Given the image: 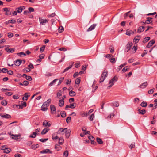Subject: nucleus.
I'll list each match as a JSON object with an SVG mask.
<instances>
[{
    "mask_svg": "<svg viewBox=\"0 0 157 157\" xmlns=\"http://www.w3.org/2000/svg\"><path fill=\"white\" fill-rule=\"evenodd\" d=\"M108 76V71L106 70H104L102 74H101V76L100 77V80L99 81L100 83L102 82L104 80L105 78Z\"/></svg>",
    "mask_w": 157,
    "mask_h": 157,
    "instance_id": "obj_1",
    "label": "nucleus"
},
{
    "mask_svg": "<svg viewBox=\"0 0 157 157\" xmlns=\"http://www.w3.org/2000/svg\"><path fill=\"white\" fill-rule=\"evenodd\" d=\"M117 78L116 76H115L113 78L110 80L109 82V84L110 85L108 86L107 88L108 89H109L113 86L114 85V83L117 80Z\"/></svg>",
    "mask_w": 157,
    "mask_h": 157,
    "instance_id": "obj_2",
    "label": "nucleus"
},
{
    "mask_svg": "<svg viewBox=\"0 0 157 157\" xmlns=\"http://www.w3.org/2000/svg\"><path fill=\"white\" fill-rule=\"evenodd\" d=\"M89 140L91 141V144L94 145L97 144L96 142L94 141L95 138L92 136H90L88 137Z\"/></svg>",
    "mask_w": 157,
    "mask_h": 157,
    "instance_id": "obj_3",
    "label": "nucleus"
},
{
    "mask_svg": "<svg viewBox=\"0 0 157 157\" xmlns=\"http://www.w3.org/2000/svg\"><path fill=\"white\" fill-rule=\"evenodd\" d=\"M60 57V54L59 52L54 53L53 55V58L55 60H58Z\"/></svg>",
    "mask_w": 157,
    "mask_h": 157,
    "instance_id": "obj_4",
    "label": "nucleus"
},
{
    "mask_svg": "<svg viewBox=\"0 0 157 157\" xmlns=\"http://www.w3.org/2000/svg\"><path fill=\"white\" fill-rule=\"evenodd\" d=\"M132 45L133 44L132 42H129L127 44L126 46L125 51L126 52H128L131 49Z\"/></svg>",
    "mask_w": 157,
    "mask_h": 157,
    "instance_id": "obj_5",
    "label": "nucleus"
},
{
    "mask_svg": "<svg viewBox=\"0 0 157 157\" xmlns=\"http://www.w3.org/2000/svg\"><path fill=\"white\" fill-rule=\"evenodd\" d=\"M52 152L50 151V150L48 149H44L43 150H42L40 151V154H45L49 153L50 154L52 153Z\"/></svg>",
    "mask_w": 157,
    "mask_h": 157,
    "instance_id": "obj_6",
    "label": "nucleus"
},
{
    "mask_svg": "<svg viewBox=\"0 0 157 157\" xmlns=\"http://www.w3.org/2000/svg\"><path fill=\"white\" fill-rule=\"evenodd\" d=\"M39 20L40 24L41 25H44L45 23L48 22V19H43L40 18H39Z\"/></svg>",
    "mask_w": 157,
    "mask_h": 157,
    "instance_id": "obj_7",
    "label": "nucleus"
},
{
    "mask_svg": "<svg viewBox=\"0 0 157 157\" xmlns=\"http://www.w3.org/2000/svg\"><path fill=\"white\" fill-rule=\"evenodd\" d=\"M155 43V40H152L150 41L146 46V47L147 48H149Z\"/></svg>",
    "mask_w": 157,
    "mask_h": 157,
    "instance_id": "obj_8",
    "label": "nucleus"
},
{
    "mask_svg": "<svg viewBox=\"0 0 157 157\" xmlns=\"http://www.w3.org/2000/svg\"><path fill=\"white\" fill-rule=\"evenodd\" d=\"M51 99H48L43 104V106H45V107H48L49 106V104L51 103Z\"/></svg>",
    "mask_w": 157,
    "mask_h": 157,
    "instance_id": "obj_9",
    "label": "nucleus"
},
{
    "mask_svg": "<svg viewBox=\"0 0 157 157\" xmlns=\"http://www.w3.org/2000/svg\"><path fill=\"white\" fill-rule=\"evenodd\" d=\"M71 132V130L70 129H67V130L65 131L64 133H65V135L67 138H69Z\"/></svg>",
    "mask_w": 157,
    "mask_h": 157,
    "instance_id": "obj_10",
    "label": "nucleus"
},
{
    "mask_svg": "<svg viewBox=\"0 0 157 157\" xmlns=\"http://www.w3.org/2000/svg\"><path fill=\"white\" fill-rule=\"evenodd\" d=\"M43 126L47 127L48 126V127L51 126V124L49 123V122L47 120H45L44 121L43 123Z\"/></svg>",
    "mask_w": 157,
    "mask_h": 157,
    "instance_id": "obj_11",
    "label": "nucleus"
},
{
    "mask_svg": "<svg viewBox=\"0 0 157 157\" xmlns=\"http://www.w3.org/2000/svg\"><path fill=\"white\" fill-rule=\"evenodd\" d=\"M147 20L145 21V22H144V24H148L152 22V18L148 17H147Z\"/></svg>",
    "mask_w": 157,
    "mask_h": 157,
    "instance_id": "obj_12",
    "label": "nucleus"
},
{
    "mask_svg": "<svg viewBox=\"0 0 157 157\" xmlns=\"http://www.w3.org/2000/svg\"><path fill=\"white\" fill-rule=\"evenodd\" d=\"M97 25L96 24H94L91 26L87 30V32L91 31L94 29Z\"/></svg>",
    "mask_w": 157,
    "mask_h": 157,
    "instance_id": "obj_13",
    "label": "nucleus"
},
{
    "mask_svg": "<svg viewBox=\"0 0 157 157\" xmlns=\"http://www.w3.org/2000/svg\"><path fill=\"white\" fill-rule=\"evenodd\" d=\"M5 50L8 53H13L14 52L15 49L14 48H6L5 49Z\"/></svg>",
    "mask_w": 157,
    "mask_h": 157,
    "instance_id": "obj_14",
    "label": "nucleus"
},
{
    "mask_svg": "<svg viewBox=\"0 0 157 157\" xmlns=\"http://www.w3.org/2000/svg\"><path fill=\"white\" fill-rule=\"evenodd\" d=\"M11 136H13L11 137V138L13 139L14 140H17L19 139V137H20L21 136L20 134L18 135H14V134H11Z\"/></svg>",
    "mask_w": 157,
    "mask_h": 157,
    "instance_id": "obj_15",
    "label": "nucleus"
},
{
    "mask_svg": "<svg viewBox=\"0 0 157 157\" xmlns=\"http://www.w3.org/2000/svg\"><path fill=\"white\" fill-rule=\"evenodd\" d=\"M67 128H60L58 131L57 133H63L64 132V133L65 131L66 130H67Z\"/></svg>",
    "mask_w": 157,
    "mask_h": 157,
    "instance_id": "obj_16",
    "label": "nucleus"
},
{
    "mask_svg": "<svg viewBox=\"0 0 157 157\" xmlns=\"http://www.w3.org/2000/svg\"><path fill=\"white\" fill-rule=\"evenodd\" d=\"M73 64V63L71 62V63H70V65H69V67H67L63 71V73L67 71L68 70H69V69H70V68H71L72 67Z\"/></svg>",
    "mask_w": 157,
    "mask_h": 157,
    "instance_id": "obj_17",
    "label": "nucleus"
},
{
    "mask_svg": "<svg viewBox=\"0 0 157 157\" xmlns=\"http://www.w3.org/2000/svg\"><path fill=\"white\" fill-rule=\"evenodd\" d=\"M22 60H21L18 59L17 60L15 61L14 63L16 66H19Z\"/></svg>",
    "mask_w": 157,
    "mask_h": 157,
    "instance_id": "obj_18",
    "label": "nucleus"
},
{
    "mask_svg": "<svg viewBox=\"0 0 157 157\" xmlns=\"http://www.w3.org/2000/svg\"><path fill=\"white\" fill-rule=\"evenodd\" d=\"M49 130V129L48 128H44L42 131L41 134L42 135L45 134Z\"/></svg>",
    "mask_w": 157,
    "mask_h": 157,
    "instance_id": "obj_19",
    "label": "nucleus"
},
{
    "mask_svg": "<svg viewBox=\"0 0 157 157\" xmlns=\"http://www.w3.org/2000/svg\"><path fill=\"white\" fill-rule=\"evenodd\" d=\"M0 116L2 118H4L9 119L11 118V116L8 114H6L5 115H2L0 114Z\"/></svg>",
    "mask_w": 157,
    "mask_h": 157,
    "instance_id": "obj_20",
    "label": "nucleus"
},
{
    "mask_svg": "<svg viewBox=\"0 0 157 157\" xmlns=\"http://www.w3.org/2000/svg\"><path fill=\"white\" fill-rule=\"evenodd\" d=\"M59 106L60 107H62L64 105V100H61L60 99V98H59Z\"/></svg>",
    "mask_w": 157,
    "mask_h": 157,
    "instance_id": "obj_21",
    "label": "nucleus"
},
{
    "mask_svg": "<svg viewBox=\"0 0 157 157\" xmlns=\"http://www.w3.org/2000/svg\"><path fill=\"white\" fill-rule=\"evenodd\" d=\"M144 27L143 26H141L139 27L137 30V32L138 33H141L143 32L144 30Z\"/></svg>",
    "mask_w": 157,
    "mask_h": 157,
    "instance_id": "obj_22",
    "label": "nucleus"
},
{
    "mask_svg": "<svg viewBox=\"0 0 157 157\" xmlns=\"http://www.w3.org/2000/svg\"><path fill=\"white\" fill-rule=\"evenodd\" d=\"M61 147L59 145L56 144L55 146V149L57 150V151H60L61 149Z\"/></svg>",
    "mask_w": 157,
    "mask_h": 157,
    "instance_id": "obj_23",
    "label": "nucleus"
},
{
    "mask_svg": "<svg viewBox=\"0 0 157 157\" xmlns=\"http://www.w3.org/2000/svg\"><path fill=\"white\" fill-rule=\"evenodd\" d=\"M148 84L147 82H145L144 83H142L139 86V87L140 88H143L144 87H145Z\"/></svg>",
    "mask_w": 157,
    "mask_h": 157,
    "instance_id": "obj_24",
    "label": "nucleus"
},
{
    "mask_svg": "<svg viewBox=\"0 0 157 157\" xmlns=\"http://www.w3.org/2000/svg\"><path fill=\"white\" fill-rule=\"evenodd\" d=\"M140 39V36H137L134 38L133 39V41L136 43H137L138 42L139 40Z\"/></svg>",
    "mask_w": 157,
    "mask_h": 157,
    "instance_id": "obj_25",
    "label": "nucleus"
},
{
    "mask_svg": "<svg viewBox=\"0 0 157 157\" xmlns=\"http://www.w3.org/2000/svg\"><path fill=\"white\" fill-rule=\"evenodd\" d=\"M50 108L51 112L53 113L55 111L56 108L53 105H51Z\"/></svg>",
    "mask_w": 157,
    "mask_h": 157,
    "instance_id": "obj_26",
    "label": "nucleus"
},
{
    "mask_svg": "<svg viewBox=\"0 0 157 157\" xmlns=\"http://www.w3.org/2000/svg\"><path fill=\"white\" fill-rule=\"evenodd\" d=\"M150 39V37H146L144 38L143 40V42L144 43H145L148 42Z\"/></svg>",
    "mask_w": 157,
    "mask_h": 157,
    "instance_id": "obj_27",
    "label": "nucleus"
},
{
    "mask_svg": "<svg viewBox=\"0 0 157 157\" xmlns=\"http://www.w3.org/2000/svg\"><path fill=\"white\" fill-rule=\"evenodd\" d=\"M39 147V145L38 144H35L32 145L31 146V148L32 149H35L38 148Z\"/></svg>",
    "mask_w": 157,
    "mask_h": 157,
    "instance_id": "obj_28",
    "label": "nucleus"
},
{
    "mask_svg": "<svg viewBox=\"0 0 157 157\" xmlns=\"http://www.w3.org/2000/svg\"><path fill=\"white\" fill-rule=\"evenodd\" d=\"M96 140L97 142L99 144H102L103 143V142L102 141V139L99 137H97L96 138Z\"/></svg>",
    "mask_w": 157,
    "mask_h": 157,
    "instance_id": "obj_29",
    "label": "nucleus"
},
{
    "mask_svg": "<svg viewBox=\"0 0 157 157\" xmlns=\"http://www.w3.org/2000/svg\"><path fill=\"white\" fill-rule=\"evenodd\" d=\"M134 33L132 31L127 30L126 31V34L128 36H130L131 34H133Z\"/></svg>",
    "mask_w": 157,
    "mask_h": 157,
    "instance_id": "obj_30",
    "label": "nucleus"
},
{
    "mask_svg": "<svg viewBox=\"0 0 157 157\" xmlns=\"http://www.w3.org/2000/svg\"><path fill=\"white\" fill-rule=\"evenodd\" d=\"M58 79L57 78L55 79L54 80H53V81H52L50 84H49L48 86H52L53 85H54L56 82L58 81Z\"/></svg>",
    "mask_w": 157,
    "mask_h": 157,
    "instance_id": "obj_31",
    "label": "nucleus"
},
{
    "mask_svg": "<svg viewBox=\"0 0 157 157\" xmlns=\"http://www.w3.org/2000/svg\"><path fill=\"white\" fill-rule=\"evenodd\" d=\"M37 133L36 132H33V134L30 135L29 136V137L35 138L36 136Z\"/></svg>",
    "mask_w": 157,
    "mask_h": 157,
    "instance_id": "obj_32",
    "label": "nucleus"
},
{
    "mask_svg": "<svg viewBox=\"0 0 157 157\" xmlns=\"http://www.w3.org/2000/svg\"><path fill=\"white\" fill-rule=\"evenodd\" d=\"M64 140L63 137H60L59 139V144L62 145L63 144Z\"/></svg>",
    "mask_w": 157,
    "mask_h": 157,
    "instance_id": "obj_33",
    "label": "nucleus"
},
{
    "mask_svg": "<svg viewBox=\"0 0 157 157\" xmlns=\"http://www.w3.org/2000/svg\"><path fill=\"white\" fill-rule=\"evenodd\" d=\"M140 106L143 107H146L147 105V103L146 102H142L140 104Z\"/></svg>",
    "mask_w": 157,
    "mask_h": 157,
    "instance_id": "obj_34",
    "label": "nucleus"
},
{
    "mask_svg": "<svg viewBox=\"0 0 157 157\" xmlns=\"http://www.w3.org/2000/svg\"><path fill=\"white\" fill-rule=\"evenodd\" d=\"M69 94L70 96L73 97L76 95V93L74 91H71L69 92Z\"/></svg>",
    "mask_w": 157,
    "mask_h": 157,
    "instance_id": "obj_35",
    "label": "nucleus"
},
{
    "mask_svg": "<svg viewBox=\"0 0 157 157\" xmlns=\"http://www.w3.org/2000/svg\"><path fill=\"white\" fill-rule=\"evenodd\" d=\"M76 103H74L71 104H70V108L71 109H74L75 108L76 106Z\"/></svg>",
    "mask_w": 157,
    "mask_h": 157,
    "instance_id": "obj_36",
    "label": "nucleus"
},
{
    "mask_svg": "<svg viewBox=\"0 0 157 157\" xmlns=\"http://www.w3.org/2000/svg\"><path fill=\"white\" fill-rule=\"evenodd\" d=\"M11 151V149L10 148H8L7 147V149L5 150H4L3 151L4 153H5L6 154H8L10 153Z\"/></svg>",
    "mask_w": 157,
    "mask_h": 157,
    "instance_id": "obj_37",
    "label": "nucleus"
},
{
    "mask_svg": "<svg viewBox=\"0 0 157 157\" xmlns=\"http://www.w3.org/2000/svg\"><path fill=\"white\" fill-rule=\"evenodd\" d=\"M60 115L62 117L64 118L66 117V113L65 111H63L60 113Z\"/></svg>",
    "mask_w": 157,
    "mask_h": 157,
    "instance_id": "obj_38",
    "label": "nucleus"
},
{
    "mask_svg": "<svg viewBox=\"0 0 157 157\" xmlns=\"http://www.w3.org/2000/svg\"><path fill=\"white\" fill-rule=\"evenodd\" d=\"M140 109H138V110L139 111L140 113L143 115L145 113L146 110L145 109H143L140 111Z\"/></svg>",
    "mask_w": 157,
    "mask_h": 157,
    "instance_id": "obj_39",
    "label": "nucleus"
},
{
    "mask_svg": "<svg viewBox=\"0 0 157 157\" xmlns=\"http://www.w3.org/2000/svg\"><path fill=\"white\" fill-rule=\"evenodd\" d=\"M80 79L81 78H77L75 81V83L76 84H79L80 82Z\"/></svg>",
    "mask_w": 157,
    "mask_h": 157,
    "instance_id": "obj_40",
    "label": "nucleus"
},
{
    "mask_svg": "<svg viewBox=\"0 0 157 157\" xmlns=\"http://www.w3.org/2000/svg\"><path fill=\"white\" fill-rule=\"evenodd\" d=\"M64 30V28L62 26H60V27L59 28V33H62Z\"/></svg>",
    "mask_w": 157,
    "mask_h": 157,
    "instance_id": "obj_41",
    "label": "nucleus"
},
{
    "mask_svg": "<svg viewBox=\"0 0 157 157\" xmlns=\"http://www.w3.org/2000/svg\"><path fill=\"white\" fill-rule=\"evenodd\" d=\"M68 155V151L66 150L64 151L63 154V156L64 157H67Z\"/></svg>",
    "mask_w": 157,
    "mask_h": 157,
    "instance_id": "obj_42",
    "label": "nucleus"
},
{
    "mask_svg": "<svg viewBox=\"0 0 157 157\" xmlns=\"http://www.w3.org/2000/svg\"><path fill=\"white\" fill-rule=\"evenodd\" d=\"M129 69V68L128 67V66H126L122 69V71L123 73L125 72L126 71H127Z\"/></svg>",
    "mask_w": 157,
    "mask_h": 157,
    "instance_id": "obj_43",
    "label": "nucleus"
},
{
    "mask_svg": "<svg viewBox=\"0 0 157 157\" xmlns=\"http://www.w3.org/2000/svg\"><path fill=\"white\" fill-rule=\"evenodd\" d=\"M126 64L127 63H125L121 65L120 66L118 67V69L119 70H120V69H121L123 67L126 65Z\"/></svg>",
    "mask_w": 157,
    "mask_h": 157,
    "instance_id": "obj_44",
    "label": "nucleus"
},
{
    "mask_svg": "<svg viewBox=\"0 0 157 157\" xmlns=\"http://www.w3.org/2000/svg\"><path fill=\"white\" fill-rule=\"evenodd\" d=\"M48 109L47 107H45L43 105L41 107V110L42 111H46Z\"/></svg>",
    "mask_w": 157,
    "mask_h": 157,
    "instance_id": "obj_45",
    "label": "nucleus"
},
{
    "mask_svg": "<svg viewBox=\"0 0 157 157\" xmlns=\"http://www.w3.org/2000/svg\"><path fill=\"white\" fill-rule=\"evenodd\" d=\"M94 117V114H92L90 116L89 119L90 121H93Z\"/></svg>",
    "mask_w": 157,
    "mask_h": 157,
    "instance_id": "obj_46",
    "label": "nucleus"
},
{
    "mask_svg": "<svg viewBox=\"0 0 157 157\" xmlns=\"http://www.w3.org/2000/svg\"><path fill=\"white\" fill-rule=\"evenodd\" d=\"M135 147V143H132L129 146V147L131 149V150L133 148H134Z\"/></svg>",
    "mask_w": 157,
    "mask_h": 157,
    "instance_id": "obj_47",
    "label": "nucleus"
},
{
    "mask_svg": "<svg viewBox=\"0 0 157 157\" xmlns=\"http://www.w3.org/2000/svg\"><path fill=\"white\" fill-rule=\"evenodd\" d=\"M1 104L3 105L6 106L7 104V102L6 100H3L2 101Z\"/></svg>",
    "mask_w": 157,
    "mask_h": 157,
    "instance_id": "obj_48",
    "label": "nucleus"
},
{
    "mask_svg": "<svg viewBox=\"0 0 157 157\" xmlns=\"http://www.w3.org/2000/svg\"><path fill=\"white\" fill-rule=\"evenodd\" d=\"M16 10H17V13H21L22 11V9H21L20 8V7H19L18 8H17L16 9Z\"/></svg>",
    "mask_w": 157,
    "mask_h": 157,
    "instance_id": "obj_49",
    "label": "nucleus"
},
{
    "mask_svg": "<svg viewBox=\"0 0 157 157\" xmlns=\"http://www.w3.org/2000/svg\"><path fill=\"white\" fill-rule=\"evenodd\" d=\"M21 105H22V107H25L27 106L26 103L25 102H23V101H21Z\"/></svg>",
    "mask_w": 157,
    "mask_h": 157,
    "instance_id": "obj_50",
    "label": "nucleus"
},
{
    "mask_svg": "<svg viewBox=\"0 0 157 157\" xmlns=\"http://www.w3.org/2000/svg\"><path fill=\"white\" fill-rule=\"evenodd\" d=\"M62 92L59 90V91L57 93V98H59V97L62 95Z\"/></svg>",
    "mask_w": 157,
    "mask_h": 157,
    "instance_id": "obj_51",
    "label": "nucleus"
},
{
    "mask_svg": "<svg viewBox=\"0 0 157 157\" xmlns=\"http://www.w3.org/2000/svg\"><path fill=\"white\" fill-rule=\"evenodd\" d=\"M113 105V106L118 107L119 106V105L118 102L115 101L112 103Z\"/></svg>",
    "mask_w": 157,
    "mask_h": 157,
    "instance_id": "obj_52",
    "label": "nucleus"
},
{
    "mask_svg": "<svg viewBox=\"0 0 157 157\" xmlns=\"http://www.w3.org/2000/svg\"><path fill=\"white\" fill-rule=\"evenodd\" d=\"M48 138L40 139H39V141L42 142H44L48 140Z\"/></svg>",
    "mask_w": 157,
    "mask_h": 157,
    "instance_id": "obj_53",
    "label": "nucleus"
},
{
    "mask_svg": "<svg viewBox=\"0 0 157 157\" xmlns=\"http://www.w3.org/2000/svg\"><path fill=\"white\" fill-rule=\"evenodd\" d=\"M13 34L10 32L8 33V36L9 38H11L13 37Z\"/></svg>",
    "mask_w": 157,
    "mask_h": 157,
    "instance_id": "obj_54",
    "label": "nucleus"
},
{
    "mask_svg": "<svg viewBox=\"0 0 157 157\" xmlns=\"http://www.w3.org/2000/svg\"><path fill=\"white\" fill-rule=\"evenodd\" d=\"M71 117H68L66 119V122L67 123H68L70 121H71Z\"/></svg>",
    "mask_w": 157,
    "mask_h": 157,
    "instance_id": "obj_55",
    "label": "nucleus"
},
{
    "mask_svg": "<svg viewBox=\"0 0 157 157\" xmlns=\"http://www.w3.org/2000/svg\"><path fill=\"white\" fill-rule=\"evenodd\" d=\"M7 147L6 145H4L1 147V150H4L7 149Z\"/></svg>",
    "mask_w": 157,
    "mask_h": 157,
    "instance_id": "obj_56",
    "label": "nucleus"
},
{
    "mask_svg": "<svg viewBox=\"0 0 157 157\" xmlns=\"http://www.w3.org/2000/svg\"><path fill=\"white\" fill-rule=\"evenodd\" d=\"M110 62L112 63H114L115 62V58H112L110 59Z\"/></svg>",
    "mask_w": 157,
    "mask_h": 157,
    "instance_id": "obj_57",
    "label": "nucleus"
},
{
    "mask_svg": "<svg viewBox=\"0 0 157 157\" xmlns=\"http://www.w3.org/2000/svg\"><path fill=\"white\" fill-rule=\"evenodd\" d=\"M89 115V112H88L87 113H83L82 115V117H86Z\"/></svg>",
    "mask_w": 157,
    "mask_h": 157,
    "instance_id": "obj_58",
    "label": "nucleus"
},
{
    "mask_svg": "<svg viewBox=\"0 0 157 157\" xmlns=\"http://www.w3.org/2000/svg\"><path fill=\"white\" fill-rule=\"evenodd\" d=\"M130 11L127 12L124 15V17L125 19H126L127 16H128V14L130 12Z\"/></svg>",
    "mask_w": 157,
    "mask_h": 157,
    "instance_id": "obj_59",
    "label": "nucleus"
},
{
    "mask_svg": "<svg viewBox=\"0 0 157 157\" xmlns=\"http://www.w3.org/2000/svg\"><path fill=\"white\" fill-rule=\"evenodd\" d=\"M45 48V46L44 45L42 47H41L40 48V51L41 52H43Z\"/></svg>",
    "mask_w": 157,
    "mask_h": 157,
    "instance_id": "obj_60",
    "label": "nucleus"
},
{
    "mask_svg": "<svg viewBox=\"0 0 157 157\" xmlns=\"http://www.w3.org/2000/svg\"><path fill=\"white\" fill-rule=\"evenodd\" d=\"M26 79L27 80L31 81L32 80V77L30 76H27L26 78Z\"/></svg>",
    "mask_w": 157,
    "mask_h": 157,
    "instance_id": "obj_61",
    "label": "nucleus"
},
{
    "mask_svg": "<svg viewBox=\"0 0 157 157\" xmlns=\"http://www.w3.org/2000/svg\"><path fill=\"white\" fill-rule=\"evenodd\" d=\"M110 52L111 53H113L114 52V49L113 47L112 46L110 47Z\"/></svg>",
    "mask_w": 157,
    "mask_h": 157,
    "instance_id": "obj_62",
    "label": "nucleus"
},
{
    "mask_svg": "<svg viewBox=\"0 0 157 157\" xmlns=\"http://www.w3.org/2000/svg\"><path fill=\"white\" fill-rule=\"evenodd\" d=\"M28 10L29 12H34V10L33 8L32 7H29L28 8Z\"/></svg>",
    "mask_w": 157,
    "mask_h": 157,
    "instance_id": "obj_63",
    "label": "nucleus"
},
{
    "mask_svg": "<svg viewBox=\"0 0 157 157\" xmlns=\"http://www.w3.org/2000/svg\"><path fill=\"white\" fill-rule=\"evenodd\" d=\"M147 52H148L147 50H144V51L143 53L141 55V56L142 57H144L145 55L147 53Z\"/></svg>",
    "mask_w": 157,
    "mask_h": 157,
    "instance_id": "obj_64",
    "label": "nucleus"
}]
</instances>
